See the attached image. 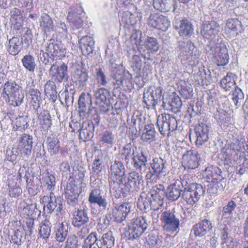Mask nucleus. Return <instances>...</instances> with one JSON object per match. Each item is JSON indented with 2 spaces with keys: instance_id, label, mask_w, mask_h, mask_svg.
I'll return each mask as SVG.
<instances>
[{
  "instance_id": "a878e982",
  "label": "nucleus",
  "mask_w": 248,
  "mask_h": 248,
  "mask_svg": "<svg viewBox=\"0 0 248 248\" xmlns=\"http://www.w3.org/2000/svg\"><path fill=\"white\" fill-rule=\"evenodd\" d=\"M27 97L30 103L32 106L35 112H37L38 108L40 107L42 99L41 93L39 90L31 88V86L27 87L26 89Z\"/></svg>"
},
{
  "instance_id": "0eeeda50",
  "label": "nucleus",
  "mask_w": 248,
  "mask_h": 248,
  "mask_svg": "<svg viewBox=\"0 0 248 248\" xmlns=\"http://www.w3.org/2000/svg\"><path fill=\"white\" fill-rule=\"evenodd\" d=\"M160 219L163 228L167 232H174L179 230L180 217L174 210H166L163 212Z\"/></svg>"
},
{
  "instance_id": "de8ad7c7",
  "label": "nucleus",
  "mask_w": 248,
  "mask_h": 248,
  "mask_svg": "<svg viewBox=\"0 0 248 248\" xmlns=\"http://www.w3.org/2000/svg\"><path fill=\"white\" fill-rule=\"evenodd\" d=\"M236 205V203L233 201H230L228 203L222 208L221 211V219L224 221H228L231 220L232 216V212L235 209Z\"/></svg>"
},
{
  "instance_id": "e433bc0d",
  "label": "nucleus",
  "mask_w": 248,
  "mask_h": 248,
  "mask_svg": "<svg viewBox=\"0 0 248 248\" xmlns=\"http://www.w3.org/2000/svg\"><path fill=\"white\" fill-rule=\"evenodd\" d=\"M40 28L46 36L54 31V23L52 18L47 14H42L39 19Z\"/></svg>"
},
{
  "instance_id": "bb28decb",
  "label": "nucleus",
  "mask_w": 248,
  "mask_h": 248,
  "mask_svg": "<svg viewBox=\"0 0 248 248\" xmlns=\"http://www.w3.org/2000/svg\"><path fill=\"white\" fill-rule=\"evenodd\" d=\"M89 221V213L85 208H77L73 213L72 225L77 228L81 227Z\"/></svg>"
},
{
  "instance_id": "69168bd1",
  "label": "nucleus",
  "mask_w": 248,
  "mask_h": 248,
  "mask_svg": "<svg viewBox=\"0 0 248 248\" xmlns=\"http://www.w3.org/2000/svg\"><path fill=\"white\" fill-rule=\"evenodd\" d=\"M151 3V1L140 0L135 7L140 13L148 14L150 13L152 9Z\"/></svg>"
},
{
  "instance_id": "4be33fe9",
  "label": "nucleus",
  "mask_w": 248,
  "mask_h": 248,
  "mask_svg": "<svg viewBox=\"0 0 248 248\" xmlns=\"http://www.w3.org/2000/svg\"><path fill=\"white\" fill-rule=\"evenodd\" d=\"M132 205L129 202H124L121 205H117L112 208L111 212L113 221L121 223L125 220L130 213Z\"/></svg>"
},
{
  "instance_id": "393cba45",
  "label": "nucleus",
  "mask_w": 248,
  "mask_h": 248,
  "mask_svg": "<svg viewBox=\"0 0 248 248\" xmlns=\"http://www.w3.org/2000/svg\"><path fill=\"white\" fill-rule=\"evenodd\" d=\"M155 9L161 12H167L172 10L174 12L181 7L177 0H153Z\"/></svg>"
},
{
  "instance_id": "5fc2aeb1",
  "label": "nucleus",
  "mask_w": 248,
  "mask_h": 248,
  "mask_svg": "<svg viewBox=\"0 0 248 248\" xmlns=\"http://www.w3.org/2000/svg\"><path fill=\"white\" fill-rule=\"evenodd\" d=\"M137 150V147L132 145L131 142L126 144L121 150L120 154L123 158L126 161H129L130 159H132V157L135 155V152Z\"/></svg>"
},
{
  "instance_id": "9b49d317",
  "label": "nucleus",
  "mask_w": 248,
  "mask_h": 248,
  "mask_svg": "<svg viewBox=\"0 0 248 248\" xmlns=\"http://www.w3.org/2000/svg\"><path fill=\"white\" fill-rule=\"evenodd\" d=\"M44 204V210L48 214L52 213L55 210L57 212H61L63 208V199L60 197H56L51 192L49 196H44L42 199Z\"/></svg>"
},
{
  "instance_id": "e2e57ef3",
  "label": "nucleus",
  "mask_w": 248,
  "mask_h": 248,
  "mask_svg": "<svg viewBox=\"0 0 248 248\" xmlns=\"http://www.w3.org/2000/svg\"><path fill=\"white\" fill-rule=\"evenodd\" d=\"M244 98V95L242 90L238 86L235 87L234 90L232 92V101L234 105L239 107L241 105Z\"/></svg>"
},
{
  "instance_id": "6e6d98bb",
  "label": "nucleus",
  "mask_w": 248,
  "mask_h": 248,
  "mask_svg": "<svg viewBox=\"0 0 248 248\" xmlns=\"http://www.w3.org/2000/svg\"><path fill=\"white\" fill-rule=\"evenodd\" d=\"M127 54L128 56L132 55L131 60L130 61V65L133 70L136 72H139L141 70L142 62L140 54L137 53H134L130 50H127Z\"/></svg>"
},
{
  "instance_id": "9d476101",
  "label": "nucleus",
  "mask_w": 248,
  "mask_h": 248,
  "mask_svg": "<svg viewBox=\"0 0 248 248\" xmlns=\"http://www.w3.org/2000/svg\"><path fill=\"white\" fill-rule=\"evenodd\" d=\"M111 78V84L109 89L112 90V94L114 96H119L121 93V90L124 87V76L126 74L125 71L120 67L110 71Z\"/></svg>"
},
{
  "instance_id": "f8f14e48",
  "label": "nucleus",
  "mask_w": 248,
  "mask_h": 248,
  "mask_svg": "<svg viewBox=\"0 0 248 248\" xmlns=\"http://www.w3.org/2000/svg\"><path fill=\"white\" fill-rule=\"evenodd\" d=\"M56 63L57 62L53 63L48 72L52 82L59 84L62 83L64 80H67L68 66L64 62H62L59 65H57Z\"/></svg>"
},
{
  "instance_id": "49530a36",
  "label": "nucleus",
  "mask_w": 248,
  "mask_h": 248,
  "mask_svg": "<svg viewBox=\"0 0 248 248\" xmlns=\"http://www.w3.org/2000/svg\"><path fill=\"white\" fill-rule=\"evenodd\" d=\"M214 117L220 124L228 126L231 124V117L230 114L223 109H217L214 113Z\"/></svg>"
},
{
  "instance_id": "b1692460",
  "label": "nucleus",
  "mask_w": 248,
  "mask_h": 248,
  "mask_svg": "<svg viewBox=\"0 0 248 248\" xmlns=\"http://www.w3.org/2000/svg\"><path fill=\"white\" fill-rule=\"evenodd\" d=\"M210 124L202 122L196 125L194 128L196 140V145L200 146L209 139V131L210 128Z\"/></svg>"
},
{
  "instance_id": "37998d69",
  "label": "nucleus",
  "mask_w": 248,
  "mask_h": 248,
  "mask_svg": "<svg viewBox=\"0 0 248 248\" xmlns=\"http://www.w3.org/2000/svg\"><path fill=\"white\" fill-rule=\"evenodd\" d=\"M184 156L187 159L186 165L188 169H195L199 166L198 159L200 158V155L197 151L192 150L187 151Z\"/></svg>"
},
{
  "instance_id": "774afa93",
  "label": "nucleus",
  "mask_w": 248,
  "mask_h": 248,
  "mask_svg": "<svg viewBox=\"0 0 248 248\" xmlns=\"http://www.w3.org/2000/svg\"><path fill=\"white\" fill-rule=\"evenodd\" d=\"M114 139L115 136L112 132L107 130L102 133L100 140L103 144L112 147L114 143Z\"/></svg>"
},
{
  "instance_id": "1a4fd4ad",
  "label": "nucleus",
  "mask_w": 248,
  "mask_h": 248,
  "mask_svg": "<svg viewBox=\"0 0 248 248\" xmlns=\"http://www.w3.org/2000/svg\"><path fill=\"white\" fill-rule=\"evenodd\" d=\"M146 37L145 33L140 30H135L133 31L130 38L131 48L129 50L134 53L138 52L144 59H149L150 54L144 52L143 42Z\"/></svg>"
},
{
  "instance_id": "c03bdc74",
  "label": "nucleus",
  "mask_w": 248,
  "mask_h": 248,
  "mask_svg": "<svg viewBox=\"0 0 248 248\" xmlns=\"http://www.w3.org/2000/svg\"><path fill=\"white\" fill-rule=\"evenodd\" d=\"M46 143L47 145V149L51 155L58 154L60 147L59 139L53 135L47 137Z\"/></svg>"
},
{
  "instance_id": "aec40b11",
  "label": "nucleus",
  "mask_w": 248,
  "mask_h": 248,
  "mask_svg": "<svg viewBox=\"0 0 248 248\" xmlns=\"http://www.w3.org/2000/svg\"><path fill=\"white\" fill-rule=\"evenodd\" d=\"M33 138L31 135L23 133L18 140L17 147L21 152V155L29 156L32 149Z\"/></svg>"
},
{
  "instance_id": "603ef678",
  "label": "nucleus",
  "mask_w": 248,
  "mask_h": 248,
  "mask_svg": "<svg viewBox=\"0 0 248 248\" xmlns=\"http://www.w3.org/2000/svg\"><path fill=\"white\" fill-rule=\"evenodd\" d=\"M37 114L40 124L42 125L43 128H49L52 125V119L49 110L44 109L39 114Z\"/></svg>"
},
{
  "instance_id": "412c9836",
  "label": "nucleus",
  "mask_w": 248,
  "mask_h": 248,
  "mask_svg": "<svg viewBox=\"0 0 248 248\" xmlns=\"http://www.w3.org/2000/svg\"><path fill=\"white\" fill-rule=\"evenodd\" d=\"M80 193V190L74 183L71 181L68 183L65 188V197L67 204L75 207L78 204V198Z\"/></svg>"
},
{
  "instance_id": "a19ab883",
  "label": "nucleus",
  "mask_w": 248,
  "mask_h": 248,
  "mask_svg": "<svg viewBox=\"0 0 248 248\" xmlns=\"http://www.w3.org/2000/svg\"><path fill=\"white\" fill-rule=\"evenodd\" d=\"M228 32L232 37H236L243 31L241 22L237 18L228 19L226 22Z\"/></svg>"
},
{
  "instance_id": "13d9d810",
  "label": "nucleus",
  "mask_w": 248,
  "mask_h": 248,
  "mask_svg": "<svg viewBox=\"0 0 248 248\" xmlns=\"http://www.w3.org/2000/svg\"><path fill=\"white\" fill-rule=\"evenodd\" d=\"M132 162L137 170H141L142 167L146 166L147 156L142 151H140V153L137 152V154L133 156Z\"/></svg>"
},
{
  "instance_id": "79ce46f5",
  "label": "nucleus",
  "mask_w": 248,
  "mask_h": 248,
  "mask_svg": "<svg viewBox=\"0 0 248 248\" xmlns=\"http://www.w3.org/2000/svg\"><path fill=\"white\" fill-rule=\"evenodd\" d=\"M115 238L112 232L109 231L102 234L99 238L98 248H111L114 245Z\"/></svg>"
},
{
  "instance_id": "39448f33",
  "label": "nucleus",
  "mask_w": 248,
  "mask_h": 248,
  "mask_svg": "<svg viewBox=\"0 0 248 248\" xmlns=\"http://www.w3.org/2000/svg\"><path fill=\"white\" fill-rule=\"evenodd\" d=\"M157 125L160 134L163 136L169 137L170 133L177 128L176 118L170 114H162L157 119Z\"/></svg>"
},
{
  "instance_id": "58836bf2",
  "label": "nucleus",
  "mask_w": 248,
  "mask_h": 248,
  "mask_svg": "<svg viewBox=\"0 0 248 248\" xmlns=\"http://www.w3.org/2000/svg\"><path fill=\"white\" fill-rule=\"evenodd\" d=\"M78 124L80 126V128L78 130L79 139L84 141L90 140L94 135V129L92 128V126L88 123H85L84 121L81 124L78 123Z\"/></svg>"
},
{
  "instance_id": "7ed1b4c3",
  "label": "nucleus",
  "mask_w": 248,
  "mask_h": 248,
  "mask_svg": "<svg viewBox=\"0 0 248 248\" xmlns=\"http://www.w3.org/2000/svg\"><path fill=\"white\" fill-rule=\"evenodd\" d=\"M205 49L208 57L217 66H225L228 64L229 57L225 46L211 41L206 45Z\"/></svg>"
},
{
  "instance_id": "8fccbe9b",
  "label": "nucleus",
  "mask_w": 248,
  "mask_h": 248,
  "mask_svg": "<svg viewBox=\"0 0 248 248\" xmlns=\"http://www.w3.org/2000/svg\"><path fill=\"white\" fill-rule=\"evenodd\" d=\"M2 87L3 88L2 94H5L8 98L15 93L21 90L19 85L14 81H7L4 85H2Z\"/></svg>"
},
{
  "instance_id": "338daca9",
  "label": "nucleus",
  "mask_w": 248,
  "mask_h": 248,
  "mask_svg": "<svg viewBox=\"0 0 248 248\" xmlns=\"http://www.w3.org/2000/svg\"><path fill=\"white\" fill-rule=\"evenodd\" d=\"M40 61L46 66H51L53 65V62L56 60L54 58L51 56L48 51H45L43 50L40 51L39 56Z\"/></svg>"
},
{
  "instance_id": "f3484780",
  "label": "nucleus",
  "mask_w": 248,
  "mask_h": 248,
  "mask_svg": "<svg viewBox=\"0 0 248 248\" xmlns=\"http://www.w3.org/2000/svg\"><path fill=\"white\" fill-rule=\"evenodd\" d=\"M180 36L189 38L194 33V26L191 21L186 17L175 21L173 24Z\"/></svg>"
},
{
  "instance_id": "cd10ccee",
  "label": "nucleus",
  "mask_w": 248,
  "mask_h": 248,
  "mask_svg": "<svg viewBox=\"0 0 248 248\" xmlns=\"http://www.w3.org/2000/svg\"><path fill=\"white\" fill-rule=\"evenodd\" d=\"M165 188L163 185L159 184L153 186L148 195L155 201L156 202L157 207H162L164 204V199L166 196Z\"/></svg>"
},
{
  "instance_id": "6e6552de",
  "label": "nucleus",
  "mask_w": 248,
  "mask_h": 248,
  "mask_svg": "<svg viewBox=\"0 0 248 248\" xmlns=\"http://www.w3.org/2000/svg\"><path fill=\"white\" fill-rule=\"evenodd\" d=\"M94 104L98 106L99 111L102 113H107L110 108V94L108 90L100 88L94 91Z\"/></svg>"
},
{
  "instance_id": "4c0bfd02",
  "label": "nucleus",
  "mask_w": 248,
  "mask_h": 248,
  "mask_svg": "<svg viewBox=\"0 0 248 248\" xmlns=\"http://www.w3.org/2000/svg\"><path fill=\"white\" fill-rule=\"evenodd\" d=\"M6 46L9 54L16 56L20 52L23 47V40L18 37L14 36L9 40Z\"/></svg>"
},
{
  "instance_id": "052dcab7",
  "label": "nucleus",
  "mask_w": 248,
  "mask_h": 248,
  "mask_svg": "<svg viewBox=\"0 0 248 248\" xmlns=\"http://www.w3.org/2000/svg\"><path fill=\"white\" fill-rule=\"evenodd\" d=\"M113 195L118 199L121 197H126L129 193V190L124 185L115 186L110 191Z\"/></svg>"
},
{
  "instance_id": "c9c22d12",
  "label": "nucleus",
  "mask_w": 248,
  "mask_h": 248,
  "mask_svg": "<svg viewBox=\"0 0 248 248\" xmlns=\"http://www.w3.org/2000/svg\"><path fill=\"white\" fill-rule=\"evenodd\" d=\"M143 50L144 52L150 54L149 59H144L145 60H152L153 58L152 54L157 52L159 49V45L156 38L154 37L147 36L145 37L143 42Z\"/></svg>"
},
{
  "instance_id": "5701e85b",
  "label": "nucleus",
  "mask_w": 248,
  "mask_h": 248,
  "mask_svg": "<svg viewBox=\"0 0 248 248\" xmlns=\"http://www.w3.org/2000/svg\"><path fill=\"white\" fill-rule=\"evenodd\" d=\"M67 18L73 30L79 29L84 25V14L81 10L76 8L71 9L69 11Z\"/></svg>"
},
{
  "instance_id": "dca6fc26",
  "label": "nucleus",
  "mask_w": 248,
  "mask_h": 248,
  "mask_svg": "<svg viewBox=\"0 0 248 248\" xmlns=\"http://www.w3.org/2000/svg\"><path fill=\"white\" fill-rule=\"evenodd\" d=\"M47 44V46L46 47V51H48L56 60L61 59L65 57L66 48L61 41L51 38L48 41Z\"/></svg>"
},
{
  "instance_id": "4468645a",
  "label": "nucleus",
  "mask_w": 248,
  "mask_h": 248,
  "mask_svg": "<svg viewBox=\"0 0 248 248\" xmlns=\"http://www.w3.org/2000/svg\"><path fill=\"white\" fill-rule=\"evenodd\" d=\"M209 173L206 175V180L210 183L208 186L207 192L210 196L217 195L222 190L218 186V182L223 178L221 175L222 171H208Z\"/></svg>"
},
{
  "instance_id": "0e129e2a",
  "label": "nucleus",
  "mask_w": 248,
  "mask_h": 248,
  "mask_svg": "<svg viewBox=\"0 0 248 248\" xmlns=\"http://www.w3.org/2000/svg\"><path fill=\"white\" fill-rule=\"evenodd\" d=\"M9 101L11 102V105L14 107L20 106L23 102L24 98V93L23 91H21L15 93L11 96L8 98Z\"/></svg>"
},
{
  "instance_id": "20e7f679",
  "label": "nucleus",
  "mask_w": 248,
  "mask_h": 248,
  "mask_svg": "<svg viewBox=\"0 0 248 248\" xmlns=\"http://www.w3.org/2000/svg\"><path fill=\"white\" fill-rule=\"evenodd\" d=\"M179 48V58L183 64H188L191 68L198 64L197 59V49L190 40L180 41Z\"/></svg>"
},
{
  "instance_id": "a18cd8bd",
  "label": "nucleus",
  "mask_w": 248,
  "mask_h": 248,
  "mask_svg": "<svg viewBox=\"0 0 248 248\" xmlns=\"http://www.w3.org/2000/svg\"><path fill=\"white\" fill-rule=\"evenodd\" d=\"M69 231L68 224L62 222L57 226L55 230V238L57 241L63 242L67 237Z\"/></svg>"
},
{
  "instance_id": "a211bd4d",
  "label": "nucleus",
  "mask_w": 248,
  "mask_h": 248,
  "mask_svg": "<svg viewBox=\"0 0 248 248\" xmlns=\"http://www.w3.org/2000/svg\"><path fill=\"white\" fill-rule=\"evenodd\" d=\"M148 24L151 27L164 31L170 26L168 17L159 13L151 14L148 18Z\"/></svg>"
},
{
  "instance_id": "864d4df0",
  "label": "nucleus",
  "mask_w": 248,
  "mask_h": 248,
  "mask_svg": "<svg viewBox=\"0 0 248 248\" xmlns=\"http://www.w3.org/2000/svg\"><path fill=\"white\" fill-rule=\"evenodd\" d=\"M23 66L28 71L33 72L36 67L35 58L31 54L25 55L21 59Z\"/></svg>"
},
{
  "instance_id": "2eb2a0df",
  "label": "nucleus",
  "mask_w": 248,
  "mask_h": 248,
  "mask_svg": "<svg viewBox=\"0 0 248 248\" xmlns=\"http://www.w3.org/2000/svg\"><path fill=\"white\" fill-rule=\"evenodd\" d=\"M191 75L195 81L197 82L198 84L201 86L208 85L212 82L211 73L209 70H206L204 67L201 65L199 66L197 65H195L192 68Z\"/></svg>"
},
{
  "instance_id": "bf43d9fd",
  "label": "nucleus",
  "mask_w": 248,
  "mask_h": 248,
  "mask_svg": "<svg viewBox=\"0 0 248 248\" xmlns=\"http://www.w3.org/2000/svg\"><path fill=\"white\" fill-rule=\"evenodd\" d=\"M39 231L41 237L46 239L49 237L51 233V224L48 220L45 219L42 222Z\"/></svg>"
},
{
  "instance_id": "423d86ee",
  "label": "nucleus",
  "mask_w": 248,
  "mask_h": 248,
  "mask_svg": "<svg viewBox=\"0 0 248 248\" xmlns=\"http://www.w3.org/2000/svg\"><path fill=\"white\" fill-rule=\"evenodd\" d=\"M206 188L198 184H190L184 188L182 197L189 205H193L203 196Z\"/></svg>"
},
{
  "instance_id": "ea45409f",
  "label": "nucleus",
  "mask_w": 248,
  "mask_h": 248,
  "mask_svg": "<svg viewBox=\"0 0 248 248\" xmlns=\"http://www.w3.org/2000/svg\"><path fill=\"white\" fill-rule=\"evenodd\" d=\"M88 201L91 204H96L103 209H105L107 206V200L102 197L99 188H95L91 191Z\"/></svg>"
},
{
  "instance_id": "2f4dec72",
  "label": "nucleus",
  "mask_w": 248,
  "mask_h": 248,
  "mask_svg": "<svg viewBox=\"0 0 248 248\" xmlns=\"http://www.w3.org/2000/svg\"><path fill=\"white\" fill-rule=\"evenodd\" d=\"M212 228L211 221L204 219L193 226L191 232L197 237H202L206 235Z\"/></svg>"
},
{
  "instance_id": "f257e3e1",
  "label": "nucleus",
  "mask_w": 248,
  "mask_h": 248,
  "mask_svg": "<svg viewBox=\"0 0 248 248\" xmlns=\"http://www.w3.org/2000/svg\"><path fill=\"white\" fill-rule=\"evenodd\" d=\"M247 148L242 141L238 139L233 140L229 146L225 145L220 151V155L223 160V170H228L233 169L232 160L239 164L240 168L238 170L248 169V144Z\"/></svg>"
},
{
  "instance_id": "ddd939ff",
  "label": "nucleus",
  "mask_w": 248,
  "mask_h": 248,
  "mask_svg": "<svg viewBox=\"0 0 248 248\" xmlns=\"http://www.w3.org/2000/svg\"><path fill=\"white\" fill-rule=\"evenodd\" d=\"M220 27L218 23L214 20L204 21L201 27L200 34L204 39L209 42L216 41L215 39L220 31Z\"/></svg>"
},
{
  "instance_id": "7c9ffc66",
  "label": "nucleus",
  "mask_w": 248,
  "mask_h": 248,
  "mask_svg": "<svg viewBox=\"0 0 248 248\" xmlns=\"http://www.w3.org/2000/svg\"><path fill=\"white\" fill-rule=\"evenodd\" d=\"M162 106L164 109L176 113L180 111L182 102L180 97L174 94L172 97L166 98V100L163 101Z\"/></svg>"
},
{
  "instance_id": "3c124183",
  "label": "nucleus",
  "mask_w": 248,
  "mask_h": 248,
  "mask_svg": "<svg viewBox=\"0 0 248 248\" xmlns=\"http://www.w3.org/2000/svg\"><path fill=\"white\" fill-rule=\"evenodd\" d=\"M183 190L182 189L179 185H173L168 187L167 192L166 196L170 201H175L177 200L183 193Z\"/></svg>"
},
{
  "instance_id": "c85d7f7f",
  "label": "nucleus",
  "mask_w": 248,
  "mask_h": 248,
  "mask_svg": "<svg viewBox=\"0 0 248 248\" xmlns=\"http://www.w3.org/2000/svg\"><path fill=\"white\" fill-rule=\"evenodd\" d=\"M71 78L73 82L79 88H83L88 82V72L84 67L78 68L74 71Z\"/></svg>"
},
{
  "instance_id": "f704fd0d",
  "label": "nucleus",
  "mask_w": 248,
  "mask_h": 248,
  "mask_svg": "<svg viewBox=\"0 0 248 248\" xmlns=\"http://www.w3.org/2000/svg\"><path fill=\"white\" fill-rule=\"evenodd\" d=\"M11 22L12 24V28L15 33H17L18 31L20 30L23 23V16L20 9L14 8L10 12Z\"/></svg>"
},
{
  "instance_id": "c756f323",
  "label": "nucleus",
  "mask_w": 248,
  "mask_h": 248,
  "mask_svg": "<svg viewBox=\"0 0 248 248\" xmlns=\"http://www.w3.org/2000/svg\"><path fill=\"white\" fill-rule=\"evenodd\" d=\"M150 195L145 193H142L138 199L137 205L141 210L146 212L147 210L150 208L154 211H157L160 207L156 205V202L153 200Z\"/></svg>"
},
{
  "instance_id": "680f3d73",
  "label": "nucleus",
  "mask_w": 248,
  "mask_h": 248,
  "mask_svg": "<svg viewBox=\"0 0 248 248\" xmlns=\"http://www.w3.org/2000/svg\"><path fill=\"white\" fill-rule=\"evenodd\" d=\"M150 165L153 170H163L166 169L168 164L166 160L161 157H155L153 158Z\"/></svg>"
},
{
  "instance_id": "4d7b16f0",
  "label": "nucleus",
  "mask_w": 248,
  "mask_h": 248,
  "mask_svg": "<svg viewBox=\"0 0 248 248\" xmlns=\"http://www.w3.org/2000/svg\"><path fill=\"white\" fill-rule=\"evenodd\" d=\"M98 242L99 238L97 233L95 232H92L84 240L82 248H98Z\"/></svg>"
},
{
  "instance_id": "09e8293b",
  "label": "nucleus",
  "mask_w": 248,
  "mask_h": 248,
  "mask_svg": "<svg viewBox=\"0 0 248 248\" xmlns=\"http://www.w3.org/2000/svg\"><path fill=\"white\" fill-rule=\"evenodd\" d=\"M235 76L232 73H228L220 81V85L225 91H230L235 85Z\"/></svg>"
},
{
  "instance_id": "473e14b6",
  "label": "nucleus",
  "mask_w": 248,
  "mask_h": 248,
  "mask_svg": "<svg viewBox=\"0 0 248 248\" xmlns=\"http://www.w3.org/2000/svg\"><path fill=\"white\" fill-rule=\"evenodd\" d=\"M21 154V152L18 148H12L6 150V158L3 163L4 169L9 170L13 169L14 166L16 164L17 156Z\"/></svg>"
},
{
  "instance_id": "f03ea898",
  "label": "nucleus",
  "mask_w": 248,
  "mask_h": 248,
  "mask_svg": "<svg viewBox=\"0 0 248 248\" xmlns=\"http://www.w3.org/2000/svg\"><path fill=\"white\" fill-rule=\"evenodd\" d=\"M150 223L145 217L134 218L129 224L128 228L124 229L122 236L128 243L138 240L147 229Z\"/></svg>"
},
{
  "instance_id": "6ab92c4d",
  "label": "nucleus",
  "mask_w": 248,
  "mask_h": 248,
  "mask_svg": "<svg viewBox=\"0 0 248 248\" xmlns=\"http://www.w3.org/2000/svg\"><path fill=\"white\" fill-rule=\"evenodd\" d=\"M92 97L89 93H82L78 100V112L80 118L84 119L90 113L92 106Z\"/></svg>"
},
{
  "instance_id": "72a5a7b5",
  "label": "nucleus",
  "mask_w": 248,
  "mask_h": 248,
  "mask_svg": "<svg viewBox=\"0 0 248 248\" xmlns=\"http://www.w3.org/2000/svg\"><path fill=\"white\" fill-rule=\"evenodd\" d=\"M79 47L82 54L89 55L92 54L94 49V41L91 36L86 35L78 40Z\"/></svg>"
}]
</instances>
